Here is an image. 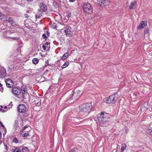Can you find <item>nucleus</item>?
Returning a JSON list of instances; mask_svg holds the SVG:
<instances>
[{"mask_svg": "<svg viewBox=\"0 0 152 152\" xmlns=\"http://www.w3.org/2000/svg\"><path fill=\"white\" fill-rule=\"evenodd\" d=\"M92 108L91 103H87L80 105L79 106V113L83 115L88 114L91 111Z\"/></svg>", "mask_w": 152, "mask_h": 152, "instance_id": "f257e3e1", "label": "nucleus"}, {"mask_svg": "<svg viewBox=\"0 0 152 152\" xmlns=\"http://www.w3.org/2000/svg\"><path fill=\"white\" fill-rule=\"evenodd\" d=\"M107 115L104 114L103 113L98 114L97 118L100 124H103L108 120V118L106 117Z\"/></svg>", "mask_w": 152, "mask_h": 152, "instance_id": "f03ea898", "label": "nucleus"}, {"mask_svg": "<svg viewBox=\"0 0 152 152\" xmlns=\"http://www.w3.org/2000/svg\"><path fill=\"white\" fill-rule=\"evenodd\" d=\"M84 12L87 14H91L93 12V9L91 5L89 3H85L83 6Z\"/></svg>", "mask_w": 152, "mask_h": 152, "instance_id": "7ed1b4c3", "label": "nucleus"}, {"mask_svg": "<svg viewBox=\"0 0 152 152\" xmlns=\"http://www.w3.org/2000/svg\"><path fill=\"white\" fill-rule=\"evenodd\" d=\"M116 94H115L110 95L108 97L104 98V102L108 104H113L115 102V97Z\"/></svg>", "mask_w": 152, "mask_h": 152, "instance_id": "20e7f679", "label": "nucleus"}, {"mask_svg": "<svg viewBox=\"0 0 152 152\" xmlns=\"http://www.w3.org/2000/svg\"><path fill=\"white\" fill-rule=\"evenodd\" d=\"M18 111L21 113H25L26 110V108L25 105L22 104H19L18 107Z\"/></svg>", "mask_w": 152, "mask_h": 152, "instance_id": "39448f33", "label": "nucleus"}, {"mask_svg": "<svg viewBox=\"0 0 152 152\" xmlns=\"http://www.w3.org/2000/svg\"><path fill=\"white\" fill-rule=\"evenodd\" d=\"M110 0H98V4L101 6H105L110 4Z\"/></svg>", "mask_w": 152, "mask_h": 152, "instance_id": "423d86ee", "label": "nucleus"}, {"mask_svg": "<svg viewBox=\"0 0 152 152\" xmlns=\"http://www.w3.org/2000/svg\"><path fill=\"white\" fill-rule=\"evenodd\" d=\"M21 92L20 90L17 87H14L12 88V93L15 96L19 95L21 93Z\"/></svg>", "mask_w": 152, "mask_h": 152, "instance_id": "0eeeda50", "label": "nucleus"}, {"mask_svg": "<svg viewBox=\"0 0 152 152\" xmlns=\"http://www.w3.org/2000/svg\"><path fill=\"white\" fill-rule=\"evenodd\" d=\"M5 82L8 88H12L14 86V83L10 79L8 78L6 79Z\"/></svg>", "mask_w": 152, "mask_h": 152, "instance_id": "6e6552de", "label": "nucleus"}, {"mask_svg": "<svg viewBox=\"0 0 152 152\" xmlns=\"http://www.w3.org/2000/svg\"><path fill=\"white\" fill-rule=\"evenodd\" d=\"M64 31L66 36H69L72 34L71 28L70 27H67L65 28Z\"/></svg>", "mask_w": 152, "mask_h": 152, "instance_id": "1a4fd4ad", "label": "nucleus"}, {"mask_svg": "<svg viewBox=\"0 0 152 152\" xmlns=\"http://www.w3.org/2000/svg\"><path fill=\"white\" fill-rule=\"evenodd\" d=\"M39 7L40 9L44 12H45L47 9L46 6L42 2L39 3Z\"/></svg>", "mask_w": 152, "mask_h": 152, "instance_id": "9d476101", "label": "nucleus"}, {"mask_svg": "<svg viewBox=\"0 0 152 152\" xmlns=\"http://www.w3.org/2000/svg\"><path fill=\"white\" fill-rule=\"evenodd\" d=\"M147 24V23L145 21H142L139 24L137 27L138 29H141L144 28L145 26Z\"/></svg>", "mask_w": 152, "mask_h": 152, "instance_id": "9b49d317", "label": "nucleus"}, {"mask_svg": "<svg viewBox=\"0 0 152 152\" xmlns=\"http://www.w3.org/2000/svg\"><path fill=\"white\" fill-rule=\"evenodd\" d=\"M81 94V92L79 90H77L75 91L73 94L72 97V99H73L77 96H80Z\"/></svg>", "mask_w": 152, "mask_h": 152, "instance_id": "f8f14e48", "label": "nucleus"}, {"mask_svg": "<svg viewBox=\"0 0 152 152\" xmlns=\"http://www.w3.org/2000/svg\"><path fill=\"white\" fill-rule=\"evenodd\" d=\"M21 90L22 92L23 98L25 99V95L26 94V88L25 86H23L21 87Z\"/></svg>", "mask_w": 152, "mask_h": 152, "instance_id": "ddd939ff", "label": "nucleus"}, {"mask_svg": "<svg viewBox=\"0 0 152 152\" xmlns=\"http://www.w3.org/2000/svg\"><path fill=\"white\" fill-rule=\"evenodd\" d=\"M14 127L15 128V131H16L17 130H19V127L18 125V120H15V121Z\"/></svg>", "mask_w": 152, "mask_h": 152, "instance_id": "4468645a", "label": "nucleus"}, {"mask_svg": "<svg viewBox=\"0 0 152 152\" xmlns=\"http://www.w3.org/2000/svg\"><path fill=\"white\" fill-rule=\"evenodd\" d=\"M136 3V2L134 1L133 2L131 3V5L129 6V8L131 10H133L134 9V6Z\"/></svg>", "mask_w": 152, "mask_h": 152, "instance_id": "2eb2a0df", "label": "nucleus"}, {"mask_svg": "<svg viewBox=\"0 0 152 152\" xmlns=\"http://www.w3.org/2000/svg\"><path fill=\"white\" fill-rule=\"evenodd\" d=\"M69 53L68 52L64 54L62 57L61 58V59L62 60H64L66 59L68 56Z\"/></svg>", "mask_w": 152, "mask_h": 152, "instance_id": "dca6fc26", "label": "nucleus"}, {"mask_svg": "<svg viewBox=\"0 0 152 152\" xmlns=\"http://www.w3.org/2000/svg\"><path fill=\"white\" fill-rule=\"evenodd\" d=\"M42 12L40 10L39 12L37 13V14L35 15V17L36 18H39L40 17L42 16Z\"/></svg>", "mask_w": 152, "mask_h": 152, "instance_id": "f3484780", "label": "nucleus"}, {"mask_svg": "<svg viewBox=\"0 0 152 152\" xmlns=\"http://www.w3.org/2000/svg\"><path fill=\"white\" fill-rule=\"evenodd\" d=\"M69 64V62L68 61H66L65 62L64 64L61 66V68L64 69L67 67Z\"/></svg>", "mask_w": 152, "mask_h": 152, "instance_id": "a211bd4d", "label": "nucleus"}, {"mask_svg": "<svg viewBox=\"0 0 152 152\" xmlns=\"http://www.w3.org/2000/svg\"><path fill=\"white\" fill-rule=\"evenodd\" d=\"M32 63L34 64H37L39 60L37 58H34L32 61Z\"/></svg>", "mask_w": 152, "mask_h": 152, "instance_id": "6ab92c4d", "label": "nucleus"}, {"mask_svg": "<svg viewBox=\"0 0 152 152\" xmlns=\"http://www.w3.org/2000/svg\"><path fill=\"white\" fill-rule=\"evenodd\" d=\"M126 144L123 143L122 144L121 148V151H123L126 148Z\"/></svg>", "mask_w": 152, "mask_h": 152, "instance_id": "aec40b11", "label": "nucleus"}, {"mask_svg": "<svg viewBox=\"0 0 152 152\" xmlns=\"http://www.w3.org/2000/svg\"><path fill=\"white\" fill-rule=\"evenodd\" d=\"M22 152H28L29 150L27 147H24L22 148Z\"/></svg>", "mask_w": 152, "mask_h": 152, "instance_id": "412c9836", "label": "nucleus"}, {"mask_svg": "<svg viewBox=\"0 0 152 152\" xmlns=\"http://www.w3.org/2000/svg\"><path fill=\"white\" fill-rule=\"evenodd\" d=\"M6 16L4 14L0 12V18L2 20L6 18Z\"/></svg>", "mask_w": 152, "mask_h": 152, "instance_id": "4be33fe9", "label": "nucleus"}, {"mask_svg": "<svg viewBox=\"0 0 152 152\" xmlns=\"http://www.w3.org/2000/svg\"><path fill=\"white\" fill-rule=\"evenodd\" d=\"M7 21H8L9 23H11V24L13 23L12 20L11 18H8L7 20Z\"/></svg>", "mask_w": 152, "mask_h": 152, "instance_id": "5701e85b", "label": "nucleus"}, {"mask_svg": "<svg viewBox=\"0 0 152 152\" xmlns=\"http://www.w3.org/2000/svg\"><path fill=\"white\" fill-rule=\"evenodd\" d=\"M13 141L16 143H17L18 142V140L16 137H15L14 138Z\"/></svg>", "mask_w": 152, "mask_h": 152, "instance_id": "b1692460", "label": "nucleus"}, {"mask_svg": "<svg viewBox=\"0 0 152 152\" xmlns=\"http://www.w3.org/2000/svg\"><path fill=\"white\" fill-rule=\"evenodd\" d=\"M12 150H13V152H21L20 150H19L18 148H16L15 150L12 149Z\"/></svg>", "mask_w": 152, "mask_h": 152, "instance_id": "393cba45", "label": "nucleus"}, {"mask_svg": "<svg viewBox=\"0 0 152 152\" xmlns=\"http://www.w3.org/2000/svg\"><path fill=\"white\" fill-rule=\"evenodd\" d=\"M76 150H77V149L74 148L70 150L69 152H77Z\"/></svg>", "mask_w": 152, "mask_h": 152, "instance_id": "a878e982", "label": "nucleus"}, {"mask_svg": "<svg viewBox=\"0 0 152 152\" xmlns=\"http://www.w3.org/2000/svg\"><path fill=\"white\" fill-rule=\"evenodd\" d=\"M22 135H23V137H27V136H29V134L27 133H24Z\"/></svg>", "mask_w": 152, "mask_h": 152, "instance_id": "bb28decb", "label": "nucleus"}, {"mask_svg": "<svg viewBox=\"0 0 152 152\" xmlns=\"http://www.w3.org/2000/svg\"><path fill=\"white\" fill-rule=\"evenodd\" d=\"M73 120L75 121V123H78L80 122L79 120L78 119L76 118H74Z\"/></svg>", "mask_w": 152, "mask_h": 152, "instance_id": "cd10ccee", "label": "nucleus"}, {"mask_svg": "<svg viewBox=\"0 0 152 152\" xmlns=\"http://www.w3.org/2000/svg\"><path fill=\"white\" fill-rule=\"evenodd\" d=\"M40 101H40L37 102V103L36 104V106H39L41 105V103Z\"/></svg>", "mask_w": 152, "mask_h": 152, "instance_id": "c85d7f7f", "label": "nucleus"}, {"mask_svg": "<svg viewBox=\"0 0 152 152\" xmlns=\"http://www.w3.org/2000/svg\"><path fill=\"white\" fill-rule=\"evenodd\" d=\"M28 126H24L22 129V131H24V130L26 128H28Z\"/></svg>", "mask_w": 152, "mask_h": 152, "instance_id": "c756f323", "label": "nucleus"}, {"mask_svg": "<svg viewBox=\"0 0 152 152\" xmlns=\"http://www.w3.org/2000/svg\"><path fill=\"white\" fill-rule=\"evenodd\" d=\"M151 132H152V130L149 129H148L147 131V132L148 133L151 134Z\"/></svg>", "mask_w": 152, "mask_h": 152, "instance_id": "7c9ffc66", "label": "nucleus"}, {"mask_svg": "<svg viewBox=\"0 0 152 152\" xmlns=\"http://www.w3.org/2000/svg\"><path fill=\"white\" fill-rule=\"evenodd\" d=\"M149 31V29L148 28H146L145 29V33L148 34Z\"/></svg>", "mask_w": 152, "mask_h": 152, "instance_id": "2f4dec72", "label": "nucleus"}, {"mask_svg": "<svg viewBox=\"0 0 152 152\" xmlns=\"http://www.w3.org/2000/svg\"><path fill=\"white\" fill-rule=\"evenodd\" d=\"M53 27L54 28L56 27V24L55 23H53V24L52 25Z\"/></svg>", "mask_w": 152, "mask_h": 152, "instance_id": "473e14b6", "label": "nucleus"}, {"mask_svg": "<svg viewBox=\"0 0 152 152\" xmlns=\"http://www.w3.org/2000/svg\"><path fill=\"white\" fill-rule=\"evenodd\" d=\"M42 37L43 38H45V39H46L47 37V36H46V34H42Z\"/></svg>", "mask_w": 152, "mask_h": 152, "instance_id": "72a5a7b5", "label": "nucleus"}, {"mask_svg": "<svg viewBox=\"0 0 152 152\" xmlns=\"http://www.w3.org/2000/svg\"><path fill=\"white\" fill-rule=\"evenodd\" d=\"M64 0H58V1L60 2V4H61V3H64Z\"/></svg>", "mask_w": 152, "mask_h": 152, "instance_id": "f704fd0d", "label": "nucleus"}, {"mask_svg": "<svg viewBox=\"0 0 152 152\" xmlns=\"http://www.w3.org/2000/svg\"><path fill=\"white\" fill-rule=\"evenodd\" d=\"M0 126H1L3 128H4L5 126L4 125H3L1 122L0 121Z\"/></svg>", "mask_w": 152, "mask_h": 152, "instance_id": "c9c22d12", "label": "nucleus"}, {"mask_svg": "<svg viewBox=\"0 0 152 152\" xmlns=\"http://www.w3.org/2000/svg\"><path fill=\"white\" fill-rule=\"evenodd\" d=\"M72 15V14L71 13H69L67 15V16L68 18H70Z\"/></svg>", "mask_w": 152, "mask_h": 152, "instance_id": "e433bc0d", "label": "nucleus"}, {"mask_svg": "<svg viewBox=\"0 0 152 152\" xmlns=\"http://www.w3.org/2000/svg\"><path fill=\"white\" fill-rule=\"evenodd\" d=\"M42 48L44 50H45L46 49V46L43 45L42 46Z\"/></svg>", "mask_w": 152, "mask_h": 152, "instance_id": "4c0bfd02", "label": "nucleus"}, {"mask_svg": "<svg viewBox=\"0 0 152 152\" xmlns=\"http://www.w3.org/2000/svg\"><path fill=\"white\" fill-rule=\"evenodd\" d=\"M11 68L10 66H8L7 67V70L8 72H10L11 71Z\"/></svg>", "mask_w": 152, "mask_h": 152, "instance_id": "58836bf2", "label": "nucleus"}, {"mask_svg": "<svg viewBox=\"0 0 152 152\" xmlns=\"http://www.w3.org/2000/svg\"><path fill=\"white\" fill-rule=\"evenodd\" d=\"M25 17L26 18H28V14H26L25 15Z\"/></svg>", "mask_w": 152, "mask_h": 152, "instance_id": "ea45409f", "label": "nucleus"}, {"mask_svg": "<svg viewBox=\"0 0 152 152\" xmlns=\"http://www.w3.org/2000/svg\"><path fill=\"white\" fill-rule=\"evenodd\" d=\"M0 91H3V88L2 87H0Z\"/></svg>", "mask_w": 152, "mask_h": 152, "instance_id": "a19ab883", "label": "nucleus"}, {"mask_svg": "<svg viewBox=\"0 0 152 152\" xmlns=\"http://www.w3.org/2000/svg\"><path fill=\"white\" fill-rule=\"evenodd\" d=\"M49 44V43L48 42H46V43H45V46H46V45H48Z\"/></svg>", "mask_w": 152, "mask_h": 152, "instance_id": "79ce46f5", "label": "nucleus"}, {"mask_svg": "<svg viewBox=\"0 0 152 152\" xmlns=\"http://www.w3.org/2000/svg\"><path fill=\"white\" fill-rule=\"evenodd\" d=\"M1 111H2V112H3V113H4V112H6V111L5 110H4V109H2Z\"/></svg>", "mask_w": 152, "mask_h": 152, "instance_id": "37998d69", "label": "nucleus"}, {"mask_svg": "<svg viewBox=\"0 0 152 152\" xmlns=\"http://www.w3.org/2000/svg\"><path fill=\"white\" fill-rule=\"evenodd\" d=\"M69 1L70 2H74L75 1V0H69Z\"/></svg>", "mask_w": 152, "mask_h": 152, "instance_id": "c03bdc74", "label": "nucleus"}, {"mask_svg": "<svg viewBox=\"0 0 152 152\" xmlns=\"http://www.w3.org/2000/svg\"><path fill=\"white\" fill-rule=\"evenodd\" d=\"M2 85L1 83H0V87H2Z\"/></svg>", "mask_w": 152, "mask_h": 152, "instance_id": "a18cd8bd", "label": "nucleus"}, {"mask_svg": "<svg viewBox=\"0 0 152 152\" xmlns=\"http://www.w3.org/2000/svg\"><path fill=\"white\" fill-rule=\"evenodd\" d=\"M8 148L7 147V146H6V149L7 150L8 149Z\"/></svg>", "mask_w": 152, "mask_h": 152, "instance_id": "49530a36", "label": "nucleus"}, {"mask_svg": "<svg viewBox=\"0 0 152 152\" xmlns=\"http://www.w3.org/2000/svg\"><path fill=\"white\" fill-rule=\"evenodd\" d=\"M28 13H29V11H26V14H28Z\"/></svg>", "mask_w": 152, "mask_h": 152, "instance_id": "de8ad7c7", "label": "nucleus"}, {"mask_svg": "<svg viewBox=\"0 0 152 152\" xmlns=\"http://www.w3.org/2000/svg\"><path fill=\"white\" fill-rule=\"evenodd\" d=\"M4 109H6L7 108V106H5L4 107Z\"/></svg>", "mask_w": 152, "mask_h": 152, "instance_id": "09e8293b", "label": "nucleus"}, {"mask_svg": "<svg viewBox=\"0 0 152 152\" xmlns=\"http://www.w3.org/2000/svg\"><path fill=\"white\" fill-rule=\"evenodd\" d=\"M1 108H2L3 107V106L1 105Z\"/></svg>", "mask_w": 152, "mask_h": 152, "instance_id": "8fccbe9b", "label": "nucleus"}, {"mask_svg": "<svg viewBox=\"0 0 152 152\" xmlns=\"http://www.w3.org/2000/svg\"><path fill=\"white\" fill-rule=\"evenodd\" d=\"M2 110V108H0V111H1V110Z\"/></svg>", "mask_w": 152, "mask_h": 152, "instance_id": "3c124183", "label": "nucleus"}, {"mask_svg": "<svg viewBox=\"0 0 152 152\" xmlns=\"http://www.w3.org/2000/svg\"><path fill=\"white\" fill-rule=\"evenodd\" d=\"M47 34L48 35V34H49V33H48V32L47 31Z\"/></svg>", "mask_w": 152, "mask_h": 152, "instance_id": "603ef678", "label": "nucleus"}, {"mask_svg": "<svg viewBox=\"0 0 152 152\" xmlns=\"http://www.w3.org/2000/svg\"><path fill=\"white\" fill-rule=\"evenodd\" d=\"M47 34L48 35V34H49V33H48V32L47 31Z\"/></svg>", "mask_w": 152, "mask_h": 152, "instance_id": "864d4df0", "label": "nucleus"}, {"mask_svg": "<svg viewBox=\"0 0 152 152\" xmlns=\"http://www.w3.org/2000/svg\"><path fill=\"white\" fill-rule=\"evenodd\" d=\"M1 136V132H0V137Z\"/></svg>", "mask_w": 152, "mask_h": 152, "instance_id": "5fc2aeb1", "label": "nucleus"}, {"mask_svg": "<svg viewBox=\"0 0 152 152\" xmlns=\"http://www.w3.org/2000/svg\"><path fill=\"white\" fill-rule=\"evenodd\" d=\"M151 134L152 135V132H151Z\"/></svg>", "mask_w": 152, "mask_h": 152, "instance_id": "6e6d98bb", "label": "nucleus"}, {"mask_svg": "<svg viewBox=\"0 0 152 152\" xmlns=\"http://www.w3.org/2000/svg\"><path fill=\"white\" fill-rule=\"evenodd\" d=\"M145 103H146V104H147V102H145Z\"/></svg>", "mask_w": 152, "mask_h": 152, "instance_id": "4d7b16f0", "label": "nucleus"}]
</instances>
